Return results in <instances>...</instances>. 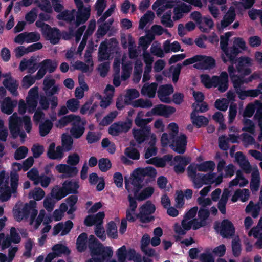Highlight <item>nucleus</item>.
Here are the masks:
<instances>
[{"label": "nucleus", "instance_id": "49530a36", "mask_svg": "<svg viewBox=\"0 0 262 262\" xmlns=\"http://www.w3.org/2000/svg\"><path fill=\"white\" fill-rule=\"evenodd\" d=\"M200 61H202L205 70L213 69L216 65L215 59L211 57L205 55H202Z\"/></svg>", "mask_w": 262, "mask_h": 262}, {"label": "nucleus", "instance_id": "3c124183", "mask_svg": "<svg viewBox=\"0 0 262 262\" xmlns=\"http://www.w3.org/2000/svg\"><path fill=\"white\" fill-rule=\"evenodd\" d=\"M143 63L140 59H137L135 63L134 77L135 79H137L138 82L141 78L143 72Z\"/></svg>", "mask_w": 262, "mask_h": 262}, {"label": "nucleus", "instance_id": "b1692460", "mask_svg": "<svg viewBox=\"0 0 262 262\" xmlns=\"http://www.w3.org/2000/svg\"><path fill=\"white\" fill-rule=\"evenodd\" d=\"M192 9L191 5H187L185 3H182L178 5L173 8V19L174 20H178L184 16V13L189 12Z\"/></svg>", "mask_w": 262, "mask_h": 262}, {"label": "nucleus", "instance_id": "c9c22d12", "mask_svg": "<svg viewBox=\"0 0 262 262\" xmlns=\"http://www.w3.org/2000/svg\"><path fill=\"white\" fill-rule=\"evenodd\" d=\"M39 125V134L41 137H45L47 135L53 126V123L49 119L46 120L44 122H40Z\"/></svg>", "mask_w": 262, "mask_h": 262}, {"label": "nucleus", "instance_id": "5fc2aeb1", "mask_svg": "<svg viewBox=\"0 0 262 262\" xmlns=\"http://www.w3.org/2000/svg\"><path fill=\"white\" fill-rule=\"evenodd\" d=\"M124 154L129 158L133 160H139L140 153L138 149L133 147H128L125 148Z\"/></svg>", "mask_w": 262, "mask_h": 262}, {"label": "nucleus", "instance_id": "4d7b16f0", "mask_svg": "<svg viewBox=\"0 0 262 262\" xmlns=\"http://www.w3.org/2000/svg\"><path fill=\"white\" fill-rule=\"evenodd\" d=\"M45 195V191L40 188H35L29 194V198H33L36 201L41 200Z\"/></svg>", "mask_w": 262, "mask_h": 262}, {"label": "nucleus", "instance_id": "ea45409f", "mask_svg": "<svg viewBox=\"0 0 262 262\" xmlns=\"http://www.w3.org/2000/svg\"><path fill=\"white\" fill-rule=\"evenodd\" d=\"M190 18L195 22L202 32L205 33L209 32L208 29L204 28L202 26L203 17L200 12L196 11L192 12L190 15Z\"/></svg>", "mask_w": 262, "mask_h": 262}, {"label": "nucleus", "instance_id": "4be33fe9", "mask_svg": "<svg viewBox=\"0 0 262 262\" xmlns=\"http://www.w3.org/2000/svg\"><path fill=\"white\" fill-rule=\"evenodd\" d=\"M214 229L225 238H229V220L224 219L221 223L215 222Z\"/></svg>", "mask_w": 262, "mask_h": 262}, {"label": "nucleus", "instance_id": "39448f33", "mask_svg": "<svg viewBox=\"0 0 262 262\" xmlns=\"http://www.w3.org/2000/svg\"><path fill=\"white\" fill-rule=\"evenodd\" d=\"M36 205L35 201L30 200L28 204L26 203L24 205L22 210L16 205L13 210V214L16 221L20 222L24 219H28L30 217V223H32L38 213L35 209Z\"/></svg>", "mask_w": 262, "mask_h": 262}, {"label": "nucleus", "instance_id": "6ab92c4d", "mask_svg": "<svg viewBox=\"0 0 262 262\" xmlns=\"http://www.w3.org/2000/svg\"><path fill=\"white\" fill-rule=\"evenodd\" d=\"M235 229L233 225L230 223V238H232V250L234 256H238L241 252L242 247L239 238L238 236L234 235Z\"/></svg>", "mask_w": 262, "mask_h": 262}, {"label": "nucleus", "instance_id": "412c9836", "mask_svg": "<svg viewBox=\"0 0 262 262\" xmlns=\"http://www.w3.org/2000/svg\"><path fill=\"white\" fill-rule=\"evenodd\" d=\"M220 41V46L222 50L226 55V57L223 54L222 55V58L224 62L227 63L229 61V48L228 47V41H229V32H227L225 36L221 35Z\"/></svg>", "mask_w": 262, "mask_h": 262}, {"label": "nucleus", "instance_id": "aec40b11", "mask_svg": "<svg viewBox=\"0 0 262 262\" xmlns=\"http://www.w3.org/2000/svg\"><path fill=\"white\" fill-rule=\"evenodd\" d=\"M17 100H12L10 97H6L1 102V111L5 114L10 115L13 113L14 108L17 106Z\"/></svg>", "mask_w": 262, "mask_h": 262}, {"label": "nucleus", "instance_id": "6e6552de", "mask_svg": "<svg viewBox=\"0 0 262 262\" xmlns=\"http://www.w3.org/2000/svg\"><path fill=\"white\" fill-rule=\"evenodd\" d=\"M237 71L244 75L250 74L252 71L250 68L253 64V61L249 57L243 56L237 58L234 62Z\"/></svg>", "mask_w": 262, "mask_h": 262}, {"label": "nucleus", "instance_id": "ddd939ff", "mask_svg": "<svg viewBox=\"0 0 262 262\" xmlns=\"http://www.w3.org/2000/svg\"><path fill=\"white\" fill-rule=\"evenodd\" d=\"M173 87L171 84L161 85L159 87L157 96L160 100L165 103H171V99L168 97L173 92Z\"/></svg>", "mask_w": 262, "mask_h": 262}, {"label": "nucleus", "instance_id": "423d86ee", "mask_svg": "<svg viewBox=\"0 0 262 262\" xmlns=\"http://www.w3.org/2000/svg\"><path fill=\"white\" fill-rule=\"evenodd\" d=\"M156 210L155 206L150 201H147L139 208V212L136 214L137 218L142 223H148L155 220L152 215Z\"/></svg>", "mask_w": 262, "mask_h": 262}, {"label": "nucleus", "instance_id": "2eb2a0df", "mask_svg": "<svg viewBox=\"0 0 262 262\" xmlns=\"http://www.w3.org/2000/svg\"><path fill=\"white\" fill-rule=\"evenodd\" d=\"M176 111V109L173 106L160 104L155 105L151 110V113L155 116L167 118Z\"/></svg>", "mask_w": 262, "mask_h": 262}, {"label": "nucleus", "instance_id": "1a4fd4ad", "mask_svg": "<svg viewBox=\"0 0 262 262\" xmlns=\"http://www.w3.org/2000/svg\"><path fill=\"white\" fill-rule=\"evenodd\" d=\"M86 120L78 116L72 124L70 130L71 136L75 139L80 138L84 134Z\"/></svg>", "mask_w": 262, "mask_h": 262}, {"label": "nucleus", "instance_id": "e433bc0d", "mask_svg": "<svg viewBox=\"0 0 262 262\" xmlns=\"http://www.w3.org/2000/svg\"><path fill=\"white\" fill-rule=\"evenodd\" d=\"M193 166L199 171L206 172L208 171H212L215 168V163L212 161L203 162L200 164H193Z\"/></svg>", "mask_w": 262, "mask_h": 262}, {"label": "nucleus", "instance_id": "4c0bfd02", "mask_svg": "<svg viewBox=\"0 0 262 262\" xmlns=\"http://www.w3.org/2000/svg\"><path fill=\"white\" fill-rule=\"evenodd\" d=\"M41 66L49 73H53L57 68L58 63L55 60L50 59H45L40 62Z\"/></svg>", "mask_w": 262, "mask_h": 262}, {"label": "nucleus", "instance_id": "f8f14e48", "mask_svg": "<svg viewBox=\"0 0 262 262\" xmlns=\"http://www.w3.org/2000/svg\"><path fill=\"white\" fill-rule=\"evenodd\" d=\"M42 34L46 40H50L53 45H56L59 41L60 32L57 28H51L50 25H46Z\"/></svg>", "mask_w": 262, "mask_h": 262}, {"label": "nucleus", "instance_id": "f704fd0d", "mask_svg": "<svg viewBox=\"0 0 262 262\" xmlns=\"http://www.w3.org/2000/svg\"><path fill=\"white\" fill-rule=\"evenodd\" d=\"M75 14L76 10L75 9L72 10H66L58 14L57 18L59 20L71 23L75 20Z\"/></svg>", "mask_w": 262, "mask_h": 262}, {"label": "nucleus", "instance_id": "09e8293b", "mask_svg": "<svg viewBox=\"0 0 262 262\" xmlns=\"http://www.w3.org/2000/svg\"><path fill=\"white\" fill-rule=\"evenodd\" d=\"M173 156L171 155L168 154L164 155L162 158L156 157V166L157 167H164L166 166V162H170V165H173V162L171 161Z\"/></svg>", "mask_w": 262, "mask_h": 262}, {"label": "nucleus", "instance_id": "7c9ffc66", "mask_svg": "<svg viewBox=\"0 0 262 262\" xmlns=\"http://www.w3.org/2000/svg\"><path fill=\"white\" fill-rule=\"evenodd\" d=\"M17 118L21 122L20 128H22L23 125H24V128L27 133H29L32 127V125L31 121V118L29 116L25 115L23 117H19L17 113H14L9 118V121L12 120V117Z\"/></svg>", "mask_w": 262, "mask_h": 262}, {"label": "nucleus", "instance_id": "20e7f679", "mask_svg": "<svg viewBox=\"0 0 262 262\" xmlns=\"http://www.w3.org/2000/svg\"><path fill=\"white\" fill-rule=\"evenodd\" d=\"M73 140L71 136L63 134L62 137V146H58L55 150V143H51L47 151L48 157L52 160H60L64 155V151H69L72 149Z\"/></svg>", "mask_w": 262, "mask_h": 262}, {"label": "nucleus", "instance_id": "6e6d98bb", "mask_svg": "<svg viewBox=\"0 0 262 262\" xmlns=\"http://www.w3.org/2000/svg\"><path fill=\"white\" fill-rule=\"evenodd\" d=\"M107 235L109 237L116 239L118 237L116 223L114 221H111L108 223Z\"/></svg>", "mask_w": 262, "mask_h": 262}, {"label": "nucleus", "instance_id": "72a5a7b5", "mask_svg": "<svg viewBox=\"0 0 262 262\" xmlns=\"http://www.w3.org/2000/svg\"><path fill=\"white\" fill-rule=\"evenodd\" d=\"M158 84L152 82L150 84H145L141 89V93L143 95H147L148 97L152 98L155 97Z\"/></svg>", "mask_w": 262, "mask_h": 262}, {"label": "nucleus", "instance_id": "f03ea898", "mask_svg": "<svg viewBox=\"0 0 262 262\" xmlns=\"http://www.w3.org/2000/svg\"><path fill=\"white\" fill-rule=\"evenodd\" d=\"M88 247L92 257L99 259L101 262H105L111 258L113 251L111 247H105L94 235L89 237Z\"/></svg>", "mask_w": 262, "mask_h": 262}, {"label": "nucleus", "instance_id": "13d9d810", "mask_svg": "<svg viewBox=\"0 0 262 262\" xmlns=\"http://www.w3.org/2000/svg\"><path fill=\"white\" fill-rule=\"evenodd\" d=\"M118 112L116 111L111 112L108 115L105 116L100 123V125L103 126L110 124L113 120L116 117Z\"/></svg>", "mask_w": 262, "mask_h": 262}, {"label": "nucleus", "instance_id": "c85d7f7f", "mask_svg": "<svg viewBox=\"0 0 262 262\" xmlns=\"http://www.w3.org/2000/svg\"><path fill=\"white\" fill-rule=\"evenodd\" d=\"M89 238L85 232L81 233L76 239V247L78 252L82 253L84 252L88 246Z\"/></svg>", "mask_w": 262, "mask_h": 262}, {"label": "nucleus", "instance_id": "de8ad7c7", "mask_svg": "<svg viewBox=\"0 0 262 262\" xmlns=\"http://www.w3.org/2000/svg\"><path fill=\"white\" fill-rule=\"evenodd\" d=\"M132 105L134 107H140L143 108H150L152 106V102L148 99L144 100L140 98L134 101L132 103Z\"/></svg>", "mask_w": 262, "mask_h": 262}, {"label": "nucleus", "instance_id": "0e129e2a", "mask_svg": "<svg viewBox=\"0 0 262 262\" xmlns=\"http://www.w3.org/2000/svg\"><path fill=\"white\" fill-rule=\"evenodd\" d=\"M27 111L29 113H34L37 105V101L34 97H30L26 99Z\"/></svg>", "mask_w": 262, "mask_h": 262}, {"label": "nucleus", "instance_id": "2f4dec72", "mask_svg": "<svg viewBox=\"0 0 262 262\" xmlns=\"http://www.w3.org/2000/svg\"><path fill=\"white\" fill-rule=\"evenodd\" d=\"M232 71V69L230 68V73ZM231 80L232 81L234 88L236 91V92L238 94L239 98L241 99H243L246 97V96H245L244 92H245L246 91H243L241 89V85L244 83V82H245V81H244L242 77H239V76H231Z\"/></svg>", "mask_w": 262, "mask_h": 262}, {"label": "nucleus", "instance_id": "774afa93", "mask_svg": "<svg viewBox=\"0 0 262 262\" xmlns=\"http://www.w3.org/2000/svg\"><path fill=\"white\" fill-rule=\"evenodd\" d=\"M37 13L38 9L37 8L32 9L25 15V18L26 21L29 24L33 23L37 18Z\"/></svg>", "mask_w": 262, "mask_h": 262}, {"label": "nucleus", "instance_id": "603ef678", "mask_svg": "<svg viewBox=\"0 0 262 262\" xmlns=\"http://www.w3.org/2000/svg\"><path fill=\"white\" fill-rule=\"evenodd\" d=\"M107 46L104 42H102L99 48L98 57L99 60L104 61L108 59L109 55L107 52Z\"/></svg>", "mask_w": 262, "mask_h": 262}, {"label": "nucleus", "instance_id": "37998d69", "mask_svg": "<svg viewBox=\"0 0 262 262\" xmlns=\"http://www.w3.org/2000/svg\"><path fill=\"white\" fill-rule=\"evenodd\" d=\"M261 207L259 203L254 204L252 201H250L249 204L245 208V211L247 213H250L252 217H257L259 214Z\"/></svg>", "mask_w": 262, "mask_h": 262}, {"label": "nucleus", "instance_id": "4468645a", "mask_svg": "<svg viewBox=\"0 0 262 262\" xmlns=\"http://www.w3.org/2000/svg\"><path fill=\"white\" fill-rule=\"evenodd\" d=\"M187 143V136L184 134H181L179 136L173 139L171 146L174 151L183 154L186 151Z\"/></svg>", "mask_w": 262, "mask_h": 262}, {"label": "nucleus", "instance_id": "a19ab883", "mask_svg": "<svg viewBox=\"0 0 262 262\" xmlns=\"http://www.w3.org/2000/svg\"><path fill=\"white\" fill-rule=\"evenodd\" d=\"M78 115L74 114H70L69 115L64 116L61 118L56 124V126L60 128H62L66 126L69 123H72Z\"/></svg>", "mask_w": 262, "mask_h": 262}, {"label": "nucleus", "instance_id": "bb28decb", "mask_svg": "<svg viewBox=\"0 0 262 262\" xmlns=\"http://www.w3.org/2000/svg\"><path fill=\"white\" fill-rule=\"evenodd\" d=\"M62 186H63V189L68 195L70 194H76L78 193V190L79 185L78 182L76 180H66L62 183Z\"/></svg>", "mask_w": 262, "mask_h": 262}, {"label": "nucleus", "instance_id": "7ed1b4c3", "mask_svg": "<svg viewBox=\"0 0 262 262\" xmlns=\"http://www.w3.org/2000/svg\"><path fill=\"white\" fill-rule=\"evenodd\" d=\"M200 79L201 83L207 89L218 86L221 92H224L228 87V75L226 72H222L220 76H213L211 78L208 74H202Z\"/></svg>", "mask_w": 262, "mask_h": 262}, {"label": "nucleus", "instance_id": "69168bd1", "mask_svg": "<svg viewBox=\"0 0 262 262\" xmlns=\"http://www.w3.org/2000/svg\"><path fill=\"white\" fill-rule=\"evenodd\" d=\"M244 127L243 130L248 132L251 134H254L255 132V126L254 122L248 119H245L243 121Z\"/></svg>", "mask_w": 262, "mask_h": 262}, {"label": "nucleus", "instance_id": "f257e3e1", "mask_svg": "<svg viewBox=\"0 0 262 262\" xmlns=\"http://www.w3.org/2000/svg\"><path fill=\"white\" fill-rule=\"evenodd\" d=\"M235 159L246 173H251V189L254 191L257 190L260 185V174L257 166L251 165L248 160L241 152L235 154Z\"/></svg>", "mask_w": 262, "mask_h": 262}, {"label": "nucleus", "instance_id": "864d4df0", "mask_svg": "<svg viewBox=\"0 0 262 262\" xmlns=\"http://www.w3.org/2000/svg\"><path fill=\"white\" fill-rule=\"evenodd\" d=\"M52 196L56 199L57 200H60L68 194L63 189V186L58 187L57 188H53L51 191Z\"/></svg>", "mask_w": 262, "mask_h": 262}, {"label": "nucleus", "instance_id": "dca6fc26", "mask_svg": "<svg viewBox=\"0 0 262 262\" xmlns=\"http://www.w3.org/2000/svg\"><path fill=\"white\" fill-rule=\"evenodd\" d=\"M56 81L54 79L45 78L43 81V90L46 95L49 97L58 94L59 91V88L55 85Z\"/></svg>", "mask_w": 262, "mask_h": 262}, {"label": "nucleus", "instance_id": "a878e982", "mask_svg": "<svg viewBox=\"0 0 262 262\" xmlns=\"http://www.w3.org/2000/svg\"><path fill=\"white\" fill-rule=\"evenodd\" d=\"M133 134L137 142L139 144H141L145 141L149 140L150 135V129L148 128L137 129L134 131Z\"/></svg>", "mask_w": 262, "mask_h": 262}, {"label": "nucleus", "instance_id": "9d476101", "mask_svg": "<svg viewBox=\"0 0 262 262\" xmlns=\"http://www.w3.org/2000/svg\"><path fill=\"white\" fill-rule=\"evenodd\" d=\"M196 171V168L193 166V164H190L187 167L188 176L193 182L194 187L199 189L204 184V180L203 174L197 173Z\"/></svg>", "mask_w": 262, "mask_h": 262}, {"label": "nucleus", "instance_id": "5701e85b", "mask_svg": "<svg viewBox=\"0 0 262 262\" xmlns=\"http://www.w3.org/2000/svg\"><path fill=\"white\" fill-rule=\"evenodd\" d=\"M248 49L246 42L242 38L235 37L233 40V45L231 50L232 54L237 55L243 51H246Z\"/></svg>", "mask_w": 262, "mask_h": 262}, {"label": "nucleus", "instance_id": "58836bf2", "mask_svg": "<svg viewBox=\"0 0 262 262\" xmlns=\"http://www.w3.org/2000/svg\"><path fill=\"white\" fill-rule=\"evenodd\" d=\"M229 196V186L226 188L223 192V195L218 203V208L221 212L224 214L226 213V205Z\"/></svg>", "mask_w": 262, "mask_h": 262}, {"label": "nucleus", "instance_id": "680f3d73", "mask_svg": "<svg viewBox=\"0 0 262 262\" xmlns=\"http://www.w3.org/2000/svg\"><path fill=\"white\" fill-rule=\"evenodd\" d=\"M100 170L102 172L107 171L112 167V164L108 158H101L98 161Z\"/></svg>", "mask_w": 262, "mask_h": 262}, {"label": "nucleus", "instance_id": "0eeeda50", "mask_svg": "<svg viewBox=\"0 0 262 262\" xmlns=\"http://www.w3.org/2000/svg\"><path fill=\"white\" fill-rule=\"evenodd\" d=\"M78 11L76 13V18L75 22L76 27H78L81 24H84L90 16V8L84 7L82 0H74Z\"/></svg>", "mask_w": 262, "mask_h": 262}, {"label": "nucleus", "instance_id": "e2e57ef3", "mask_svg": "<svg viewBox=\"0 0 262 262\" xmlns=\"http://www.w3.org/2000/svg\"><path fill=\"white\" fill-rule=\"evenodd\" d=\"M171 12L170 10L166 12L161 18V23L166 27H173V23L171 19Z\"/></svg>", "mask_w": 262, "mask_h": 262}, {"label": "nucleus", "instance_id": "393cba45", "mask_svg": "<svg viewBox=\"0 0 262 262\" xmlns=\"http://www.w3.org/2000/svg\"><path fill=\"white\" fill-rule=\"evenodd\" d=\"M249 236L253 235L255 238H258L255 243L257 248H262V218H260L256 227L252 228L249 232Z\"/></svg>", "mask_w": 262, "mask_h": 262}, {"label": "nucleus", "instance_id": "052dcab7", "mask_svg": "<svg viewBox=\"0 0 262 262\" xmlns=\"http://www.w3.org/2000/svg\"><path fill=\"white\" fill-rule=\"evenodd\" d=\"M37 6L40 10L48 13H51L53 12L52 6L49 0H40L38 2Z\"/></svg>", "mask_w": 262, "mask_h": 262}, {"label": "nucleus", "instance_id": "a18cd8bd", "mask_svg": "<svg viewBox=\"0 0 262 262\" xmlns=\"http://www.w3.org/2000/svg\"><path fill=\"white\" fill-rule=\"evenodd\" d=\"M53 253H54L56 257L60 256L61 254L69 255L70 251L67 246L62 244H56L52 248Z\"/></svg>", "mask_w": 262, "mask_h": 262}, {"label": "nucleus", "instance_id": "bf43d9fd", "mask_svg": "<svg viewBox=\"0 0 262 262\" xmlns=\"http://www.w3.org/2000/svg\"><path fill=\"white\" fill-rule=\"evenodd\" d=\"M163 5L165 8H171L173 7V2L170 0H156L152 6V8L155 10L158 7Z\"/></svg>", "mask_w": 262, "mask_h": 262}, {"label": "nucleus", "instance_id": "8fccbe9b", "mask_svg": "<svg viewBox=\"0 0 262 262\" xmlns=\"http://www.w3.org/2000/svg\"><path fill=\"white\" fill-rule=\"evenodd\" d=\"M154 192V189L152 187H147L144 189L140 193L135 196L138 201L145 200L151 196Z\"/></svg>", "mask_w": 262, "mask_h": 262}, {"label": "nucleus", "instance_id": "a211bd4d", "mask_svg": "<svg viewBox=\"0 0 262 262\" xmlns=\"http://www.w3.org/2000/svg\"><path fill=\"white\" fill-rule=\"evenodd\" d=\"M132 176V180L131 184L134 186V195L135 196H137L139 191L143 186L142 183L144 180V177L141 175L140 172L138 171V169L137 168L134 171Z\"/></svg>", "mask_w": 262, "mask_h": 262}, {"label": "nucleus", "instance_id": "f3484780", "mask_svg": "<svg viewBox=\"0 0 262 262\" xmlns=\"http://www.w3.org/2000/svg\"><path fill=\"white\" fill-rule=\"evenodd\" d=\"M58 100L57 96L52 95V96H41L39 104L42 110H47L49 108L50 103H51V108L54 110L58 105Z\"/></svg>", "mask_w": 262, "mask_h": 262}, {"label": "nucleus", "instance_id": "cd10ccee", "mask_svg": "<svg viewBox=\"0 0 262 262\" xmlns=\"http://www.w3.org/2000/svg\"><path fill=\"white\" fill-rule=\"evenodd\" d=\"M4 86L14 96H17L18 92L17 89L19 84L16 80L10 77L9 78H6L3 82Z\"/></svg>", "mask_w": 262, "mask_h": 262}, {"label": "nucleus", "instance_id": "338daca9", "mask_svg": "<svg viewBox=\"0 0 262 262\" xmlns=\"http://www.w3.org/2000/svg\"><path fill=\"white\" fill-rule=\"evenodd\" d=\"M28 152V148L25 146H20L15 151L14 157L16 160H20L25 158Z\"/></svg>", "mask_w": 262, "mask_h": 262}, {"label": "nucleus", "instance_id": "79ce46f5", "mask_svg": "<svg viewBox=\"0 0 262 262\" xmlns=\"http://www.w3.org/2000/svg\"><path fill=\"white\" fill-rule=\"evenodd\" d=\"M248 184V180L246 179L242 172L240 170H238L236 172V178L230 182V185L237 186L239 185L241 187L246 186Z\"/></svg>", "mask_w": 262, "mask_h": 262}, {"label": "nucleus", "instance_id": "c03bdc74", "mask_svg": "<svg viewBox=\"0 0 262 262\" xmlns=\"http://www.w3.org/2000/svg\"><path fill=\"white\" fill-rule=\"evenodd\" d=\"M250 194L249 190L247 189H239L235 191L232 198L233 202H236L239 199L242 202H245L249 199Z\"/></svg>", "mask_w": 262, "mask_h": 262}, {"label": "nucleus", "instance_id": "c756f323", "mask_svg": "<svg viewBox=\"0 0 262 262\" xmlns=\"http://www.w3.org/2000/svg\"><path fill=\"white\" fill-rule=\"evenodd\" d=\"M13 193L9 186L8 179H6L2 184H0V200L2 202L9 200Z\"/></svg>", "mask_w": 262, "mask_h": 262}, {"label": "nucleus", "instance_id": "473e14b6", "mask_svg": "<svg viewBox=\"0 0 262 262\" xmlns=\"http://www.w3.org/2000/svg\"><path fill=\"white\" fill-rule=\"evenodd\" d=\"M198 111L195 108L191 113L190 117L192 123L198 128L206 125L208 123V119L203 116H197Z\"/></svg>", "mask_w": 262, "mask_h": 262}, {"label": "nucleus", "instance_id": "9b49d317", "mask_svg": "<svg viewBox=\"0 0 262 262\" xmlns=\"http://www.w3.org/2000/svg\"><path fill=\"white\" fill-rule=\"evenodd\" d=\"M12 120L9 121V128L12 138L16 139L19 136L21 139H24L27 135L22 128H20V121L14 117H12Z\"/></svg>", "mask_w": 262, "mask_h": 262}]
</instances>
